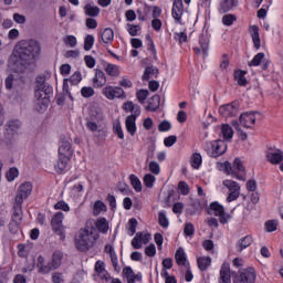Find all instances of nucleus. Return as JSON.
<instances>
[{"label":"nucleus","mask_w":283,"mask_h":283,"mask_svg":"<svg viewBox=\"0 0 283 283\" xmlns=\"http://www.w3.org/2000/svg\"><path fill=\"white\" fill-rule=\"evenodd\" d=\"M4 128L7 134H12L13 136H17L19 134V129H21V122L18 119H11L7 122Z\"/></svg>","instance_id":"25"},{"label":"nucleus","mask_w":283,"mask_h":283,"mask_svg":"<svg viewBox=\"0 0 283 283\" xmlns=\"http://www.w3.org/2000/svg\"><path fill=\"white\" fill-rule=\"evenodd\" d=\"M140 232H137L134 239L132 240V247L135 249H143V240L140 239Z\"/></svg>","instance_id":"52"},{"label":"nucleus","mask_w":283,"mask_h":283,"mask_svg":"<svg viewBox=\"0 0 283 283\" xmlns=\"http://www.w3.org/2000/svg\"><path fill=\"white\" fill-rule=\"evenodd\" d=\"M102 41H103V43H106L107 45L114 43V30H112V28H106L102 32Z\"/></svg>","instance_id":"35"},{"label":"nucleus","mask_w":283,"mask_h":283,"mask_svg":"<svg viewBox=\"0 0 283 283\" xmlns=\"http://www.w3.org/2000/svg\"><path fill=\"white\" fill-rule=\"evenodd\" d=\"M238 21V18L234 14H226L222 17V23L223 25H231L232 23H235Z\"/></svg>","instance_id":"53"},{"label":"nucleus","mask_w":283,"mask_h":283,"mask_svg":"<svg viewBox=\"0 0 283 283\" xmlns=\"http://www.w3.org/2000/svg\"><path fill=\"white\" fill-rule=\"evenodd\" d=\"M232 275L233 283H255V280H258V272L253 266L241 269L239 270L238 274L235 272H232Z\"/></svg>","instance_id":"7"},{"label":"nucleus","mask_w":283,"mask_h":283,"mask_svg":"<svg viewBox=\"0 0 283 283\" xmlns=\"http://www.w3.org/2000/svg\"><path fill=\"white\" fill-rule=\"evenodd\" d=\"M54 209L56 211H64L65 213H69L70 205H67V202H65L64 200H61L54 205Z\"/></svg>","instance_id":"50"},{"label":"nucleus","mask_w":283,"mask_h":283,"mask_svg":"<svg viewBox=\"0 0 283 283\" xmlns=\"http://www.w3.org/2000/svg\"><path fill=\"white\" fill-rule=\"evenodd\" d=\"M158 222L163 227V229H167L169 227V219L167 218L165 211H160L158 213Z\"/></svg>","instance_id":"47"},{"label":"nucleus","mask_w":283,"mask_h":283,"mask_svg":"<svg viewBox=\"0 0 283 283\" xmlns=\"http://www.w3.org/2000/svg\"><path fill=\"white\" fill-rule=\"evenodd\" d=\"M250 30H251V38L253 41V45H254L255 50H260V48H261L260 29L258 28V25H252Z\"/></svg>","instance_id":"32"},{"label":"nucleus","mask_w":283,"mask_h":283,"mask_svg":"<svg viewBox=\"0 0 283 283\" xmlns=\"http://www.w3.org/2000/svg\"><path fill=\"white\" fill-rule=\"evenodd\" d=\"M95 227L97 229V231L99 233H104L106 234L107 231H109V222L107 221L106 218H99L96 223H95Z\"/></svg>","instance_id":"33"},{"label":"nucleus","mask_w":283,"mask_h":283,"mask_svg":"<svg viewBox=\"0 0 283 283\" xmlns=\"http://www.w3.org/2000/svg\"><path fill=\"white\" fill-rule=\"evenodd\" d=\"M93 87L101 88L105 87L107 84V75H105V72H103L101 69H95V75L92 80Z\"/></svg>","instance_id":"17"},{"label":"nucleus","mask_w":283,"mask_h":283,"mask_svg":"<svg viewBox=\"0 0 283 283\" xmlns=\"http://www.w3.org/2000/svg\"><path fill=\"white\" fill-rule=\"evenodd\" d=\"M129 180L134 191H136V193H140V191H143V182H140L138 176L132 174L129 175Z\"/></svg>","instance_id":"36"},{"label":"nucleus","mask_w":283,"mask_h":283,"mask_svg":"<svg viewBox=\"0 0 283 283\" xmlns=\"http://www.w3.org/2000/svg\"><path fill=\"white\" fill-rule=\"evenodd\" d=\"M265 230L268 231V233H273V231H277V221L276 220L266 221Z\"/></svg>","instance_id":"54"},{"label":"nucleus","mask_w":283,"mask_h":283,"mask_svg":"<svg viewBox=\"0 0 283 283\" xmlns=\"http://www.w3.org/2000/svg\"><path fill=\"white\" fill-rule=\"evenodd\" d=\"M185 12V6L182 4V0H175L172 4V18L177 23L182 21V13Z\"/></svg>","instance_id":"18"},{"label":"nucleus","mask_w":283,"mask_h":283,"mask_svg":"<svg viewBox=\"0 0 283 283\" xmlns=\"http://www.w3.org/2000/svg\"><path fill=\"white\" fill-rule=\"evenodd\" d=\"M199 44L203 52V56H207L209 52V33L207 31L200 34Z\"/></svg>","instance_id":"29"},{"label":"nucleus","mask_w":283,"mask_h":283,"mask_svg":"<svg viewBox=\"0 0 283 283\" xmlns=\"http://www.w3.org/2000/svg\"><path fill=\"white\" fill-rule=\"evenodd\" d=\"M32 182L30 181H25L23 184H21L18 188V193L15 195V202H22L24 200H28V198H30V196H32Z\"/></svg>","instance_id":"13"},{"label":"nucleus","mask_w":283,"mask_h":283,"mask_svg":"<svg viewBox=\"0 0 283 283\" xmlns=\"http://www.w3.org/2000/svg\"><path fill=\"white\" fill-rule=\"evenodd\" d=\"M123 109L124 112H126V114H129V112L132 113L129 116L126 117L125 120L126 132H128L130 136H136V118L140 116V105L134 104V102L132 101H127L126 103H124Z\"/></svg>","instance_id":"5"},{"label":"nucleus","mask_w":283,"mask_h":283,"mask_svg":"<svg viewBox=\"0 0 283 283\" xmlns=\"http://www.w3.org/2000/svg\"><path fill=\"white\" fill-rule=\"evenodd\" d=\"M65 214L63 212H56L51 219L52 231L60 237V240H65V227L63 226Z\"/></svg>","instance_id":"8"},{"label":"nucleus","mask_w":283,"mask_h":283,"mask_svg":"<svg viewBox=\"0 0 283 283\" xmlns=\"http://www.w3.org/2000/svg\"><path fill=\"white\" fill-rule=\"evenodd\" d=\"M148 169L150 174H154L155 176H158L160 174V165L157 164L156 161H150L148 164Z\"/></svg>","instance_id":"56"},{"label":"nucleus","mask_w":283,"mask_h":283,"mask_svg":"<svg viewBox=\"0 0 283 283\" xmlns=\"http://www.w3.org/2000/svg\"><path fill=\"white\" fill-rule=\"evenodd\" d=\"M175 260L178 266H189V261H187V253H185V249L179 248L175 253Z\"/></svg>","instance_id":"26"},{"label":"nucleus","mask_w":283,"mask_h":283,"mask_svg":"<svg viewBox=\"0 0 283 283\" xmlns=\"http://www.w3.org/2000/svg\"><path fill=\"white\" fill-rule=\"evenodd\" d=\"M83 81V76L81 75V72L76 71L71 77L70 83L71 85H78V83Z\"/></svg>","instance_id":"59"},{"label":"nucleus","mask_w":283,"mask_h":283,"mask_svg":"<svg viewBox=\"0 0 283 283\" xmlns=\"http://www.w3.org/2000/svg\"><path fill=\"white\" fill-rule=\"evenodd\" d=\"M51 281L53 283H64L65 280L63 279V273L61 272H54L51 276Z\"/></svg>","instance_id":"62"},{"label":"nucleus","mask_w":283,"mask_h":283,"mask_svg":"<svg viewBox=\"0 0 283 283\" xmlns=\"http://www.w3.org/2000/svg\"><path fill=\"white\" fill-rule=\"evenodd\" d=\"M178 189L181 196H189V185L186 181H179Z\"/></svg>","instance_id":"57"},{"label":"nucleus","mask_w":283,"mask_h":283,"mask_svg":"<svg viewBox=\"0 0 283 283\" xmlns=\"http://www.w3.org/2000/svg\"><path fill=\"white\" fill-rule=\"evenodd\" d=\"M226 171L228 176L235 178L237 180L245 181L247 180V168L244 167V163L242 159L235 158L232 166L231 163H226Z\"/></svg>","instance_id":"6"},{"label":"nucleus","mask_w":283,"mask_h":283,"mask_svg":"<svg viewBox=\"0 0 283 283\" xmlns=\"http://www.w3.org/2000/svg\"><path fill=\"white\" fill-rule=\"evenodd\" d=\"M74 150H72V143L70 140L61 138V144L59 147V156H66L72 158Z\"/></svg>","instance_id":"19"},{"label":"nucleus","mask_w":283,"mask_h":283,"mask_svg":"<svg viewBox=\"0 0 283 283\" xmlns=\"http://www.w3.org/2000/svg\"><path fill=\"white\" fill-rule=\"evenodd\" d=\"M84 61H85L86 67H88L90 70H92L96 65V60L92 55H85Z\"/></svg>","instance_id":"61"},{"label":"nucleus","mask_w":283,"mask_h":283,"mask_svg":"<svg viewBox=\"0 0 283 283\" xmlns=\"http://www.w3.org/2000/svg\"><path fill=\"white\" fill-rule=\"evenodd\" d=\"M104 72H106L107 76H111L112 78L120 76V67L116 64L107 63L104 67Z\"/></svg>","instance_id":"28"},{"label":"nucleus","mask_w":283,"mask_h":283,"mask_svg":"<svg viewBox=\"0 0 283 283\" xmlns=\"http://www.w3.org/2000/svg\"><path fill=\"white\" fill-rule=\"evenodd\" d=\"M258 113L250 112V113H243L239 117V123L242 125V127H245L247 129H252L253 125H255Z\"/></svg>","instance_id":"15"},{"label":"nucleus","mask_w":283,"mask_h":283,"mask_svg":"<svg viewBox=\"0 0 283 283\" xmlns=\"http://www.w3.org/2000/svg\"><path fill=\"white\" fill-rule=\"evenodd\" d=\"M36 87L34 91L35 104L34 108L36 112H43L50 105V98L54 94V88L52 85L48 84L44 78L36 80Z\"/></svg>","instance_id":"2"},{"label":"nucleus","mask_w":283,"mask_h":283,"mask_svg":"<svg viewBox=\"0 0 283 283\" xmlns=\"http://www.w3.org/2000/svg\"><path fill=\"white\" fill-rule=\"evenodd\" d=\"M266 160L271 163V165H280V163L283 161V151L270 148L266 153Z\"/></svg>","instance_id":"16"},{"label":"nucleus","mask_w":283,"mask_h":283,"mask_svg":"<svg viewBox=\"0 0 283 283\" xmlns=\"http://www.w3.org/2000/svg\"><path fill=\"white\" fill-rule=\"evenodd\" d=\"M95 271H96L97 275L101 276V280H105L106 282H108V280H109V277H111V276H109V272H107V271L105 270V265H104L103 262L97 261V262L95 263Z\"/></svg>","instance_id":"31"},{"label":"nucleus","mask_w":283,"mask_h":283,"mask_svg":"<svg viewBox=\"0 0 283 283\" xmlns=\"http://www.w3.org/2000/svg\"><path fill=\"white\" fill-rule=\"evenodd\" d=\"M210 150L208 151L211 158H220L223 154L227 153V144L224 140H213L209 144Z\"/></svg>","instance_id":"12"},{"label":"nucleus","mask_w":283,"mask_h":283,"mask_svg":"<svg viewBox=\"0 0 283 283\" xmlns=\"http://www.w3.org/2000/svg\"><path fill=\"white\" fill-rule=\"evenodd\" d=\"M98 240V234H94V227L86 226L80 229L75 235V248L81 253L90 251Z\"/></svg>","instance_id":"3"},{"label":"nucleus","mask_w":283,"mask_h":283,"mask_svg":"<svg viewBox=\"0 0 283 283\" xmlns=\"http://www.w3.org/2000/svg\"><path fill=\"white\" fill-rule=\"evenodd\" d=\"M17 178H19V169L17 167L10 168L7 172L8 182H13Z\"/></svg>","instance_id":"46"},{"label":"nucleus","mask_w":283,"mask_h":283,"mask_svg":"<svg viewBox=\"0 0 283 283\" xmlns=\"http://www.w3.org/2000/svg\"><path fill=\"white\" fill-rule=\"evenodd\" d=\"M169 129H171V123L168 120H164L158 125L159 132H169Z\"/></svg>","instance_id":"64"},{"label":"nucleus","mask_w":283,"mask_h":283,"mask_svg":"<svg viewBox=\"0 0 283 283\" xmlns=\"http://www.w3.org/2000/svg\"><path fill=\"white\" fill-rule=\"evenodd\" d=\"M94 48V35L88 34L84 39V50L85 52H90Z\"/></svg>","instance_id":"49"},{"label":"nucleus","mask_w":283,"mask_h":283,"mask_svg":"<svg viewBox=\"0 0 283 283\" xmlns=\"http://www.w3.org/2000/svg\"><path fill=\"white\" fill-rule=\"evenodd\" d=\"M251 244H253V235L248 234L238 240L237 251H239V253H242V251H244V249H249V247H251Z\"/></svg>","instance_id":"24"},{"label":"nucleus","mask_w":283,"mask_h":283,"mask_svg":"<svg viewBox=\"0 0 283 283\" xmlns=\"http://www.w3.org/2000/svg\"><path fill=\"white\" fill-rule=\"evenodd\" d=\"M223 187H227L229 191L227 202H235V200L240 198V184H238V181L227 179L223 181Z\"/></svg>","instance_id":"11"},{"label":"nucleus","mask_w":283,"mask_h":283,"mask_svg":"<svg viewBox=\"0 0 283 283\" xmlns=\"http://www.w3.org/2000/svg\"><path fill=\"white\" fill-rule=\"evenodd\" d=\"M81 94L83 98H92V96H94L96 92L94 91V88H92V86H83L81 88Z\"/></svg>","instance_id":"48"},{"label":"nucleus","mask_w":283,"mask_h":283,"mask_svg":"<svg viewBox=\"0 0 283 283\" xmlns=\"http://www.w3.org/2000/svg\"><path fill=\"white\" fill-rule=\"evenodd\" d=\"M145 255H147L148 258H154V255H156V245L154 243L146 247Z\"/></svg>","instance_id":"63"},{"label":"nucleus","mask_w":283,"mask_h":283,"mask_svg":"<svg viewBox=\"0 0 283 283\" xmlns=\"http://www.w3.org/2000/svg\"><path fill=\"white\" fill-rule=\"evenodd\" d=\"M184 233L187 238H191L196 233V227H193V223L188 222L185 224Z\"/></svg>","instance_id":"51"},{"label":"nucleus","mask_w":283,"mask_h":283,"mask_svg":"<svg viewBox=\"0 0 283 283\" xmlns=\"http://www.w3.org/2000/svg\"><path fill=\"white\" fill-rule=\"evenodd\" d=\"M200 165H202V155L200 153H195L191 156V167L193 169H200Z\"/></svg>","instance_id":"41"},{"label":"nucleus","mask_w":283,"mask_h":283,"mask_svg":"<svg viewBox=\"0 0 283 283\" xmlns=\"http://www.w3.org/2000/svg\"><path fill=\"white\" fill-rule=\"evenodd\" d=\"M71 158L72 157L59 155V160L54 166L56 174H63L64 171H67V165H70Z\"/></svg>","instance_id":"23"},{"label":"nucleus","mask_w":283,"mask_h":283,"mask_svg":"<svg viewBox=\"0 0 283 283\" xmlns=\"http://www.w3.org/2000/svg\"><path fill=\"white\" fill-rule=\"evenodd\" d=\"M238 104L237 108L233 104H226L220 106L219 114L220 116H223V118H230V116H235V114H238Z\"/></svg>","instance_id":"22"},{"label":"nucleus","mask_w":283,"mask_h":283,"mask_svg":"<svg viewBox=\"0 0 283 283\" xmlns=\"http://www.w3.org/2000/svg\"><path fill=\"white\" fill-rule=\"evenodd\" d=\"M178 143V137L176 135H170L164 139L165 147H174Z\"/></svg>","instance_id":"55"},{"label":"nucleus","mask_w":283,"mask_h":283,"mask_svg":"<svg viewBox=\"0 0 283 283\" xmlns=\"http://www.w3.org/2000/svg\"><path fill=\"white\" fill-rule=\"evenodd\" d=\"M247 71L237 70L234 71V81H237L240 87H247L249 85V81L247 80Z\"/></svg>","instance_id":"27"},{"label":"nucleus","mask_w":283,"mask_h":283,"mask_svg":"<svg viewBox=\"0 0 283 283\" xmlns=\"http://www.w3.org/2000/svg\"><path fill=\"white\" fill-rule=\"evenodd\" d=\"M123 277H125L127 280V283H134V270L132 269V266H126L123 269L122 272Z\"/></svg>","instance_id":"42"},{"label":"nucleus","mask_w":283,"mask_h":283,"mask_svg":"<svg viewBox=\"0 0 283 283\" xmlns=\"http://www.w3.org/2000/svg\"><path fill=\"white\" fill-rule=\"evenodd\" d=\"M64 43L66 45H70V48H76L78 41L76 40V36L74 35H67L65 39H64Z\"/></svg>","instance_id":"60"},{"label":"nucleus","mask_w":283,"mask_h":283,"mask_svg":"<svg viewBox=\"0 0 283 283\" xmlns=\"http://www.w3.org/2000/svg\"><path fill=\"white\" fill-rule=\"evenodd\" d=\"M22 220H23V202L14 201L12 222L9 223V229H14V227H19Z\"/></svg>","instance_id":"14"},{"label":"nucleus","mask_w":283,"mask_h":283,"mask_svg":"<svg viewBox=\"0 0 283 283\" xmlns=\"http://www.w3.org/2000/svg\"><path fill=\"white\" fill-rule=\"evenodd\" d=\"M159 107H160V95L155 94L148 101V105L146 106V109L149 112H158Z\"/></svg>","instance_id":"30"},{"label":"nucleus","mask_w":283,"mask_h":283,"mask_svg":"<svg viewBox=\"0 0 283 283\" xmlns=\"http://www.w3.org/2000/svg\"><path fill=\"white\" fill-rule=\"evenodd\" d=\"M156 182V176L151 174H147L144 176V185L147 187V189L154 188V185Z\"/></svg>","instance_id":"45"},{"label":"nucleus","mask_w":283,"mask_h":283,"mask_svg":"<svg viewBox=\"0 0 283 283\" xmlns=\"http://www.w3.org/2000/svg\"><path fill=\"white\" fill-rule=\"evenodd\" d=\"M140 25L138 24H127V32L130 36H138L140 34Z\"/></svg>","instance_id":"44"},{"label":"nucleus","mask_w":283,"mask_h":283,"mask_svg":"<svg viewBox=\"0 0 283 283\" xmlns=\"http://www.w3.org/2000/svg\"><path fill=\"white\" fill-rule=\"evenodd\" d=\"M61 264H63V252L55 251L50 259L39 255L35 266L38 269V273L41 275H50V273H52V271H56Z\"/></svg>","instance_id":"4"},{"label":"nucleus","mask_w":283,"mask_h":283,"mask_svg":"<svg viewBox=\"0 0 283 283\" xmlns=\"http://www.w3.org/2000/svg\"><path fill=\"white\" fill-rule=\"evenodd\" d=\"M198 268L201 271H207L211 266V256H201L197 259Z\"/></svg>","instance_id":"38"},{"label":"nucleus","mask_w":283,"mask_h":283,"mask_svg":"<svg viewBox=\"0 0 283 283\" xmlns=\"http://www.w3.org/2000/svg\"><path fill=\"white\" fill-rule=\"evenodd\" d=\"M102 94L105 96V98H107V101H114L115 98H127L125 91L120 86L106 85L102 90Z\"/></svg>","instance_id":"10"},{"label":"nucleus","mask_w":283,"mask_h":283,"mask_svg":"<svg viewBox=\"0 0 283 283\" xmlns=\"http://www.w3.org/2000/svg\"><path fill=\"white\" fill-rule=\"evenodd\" d=\"M14 52L21 61H34L41 54V42L34 39L21 40L15 44Z\"/></svg>","instance_id":"1"},{"label":"nucleus","mask_w":283,"mask_h":283,"mask_svg":"<svg viewBox=\"0 0 283 283\" xmlns=\"http://www.w3.org/2000/svg\"><path fill=\"white\" fill-rule=\"evenodd\" d=\"M103 211H107V206L105 205V202L101 200L95 201L93 206L94 216H101Z\"/></svg>","instance_id":"39"},{"label":"nucleus","mask_w":283,"mask_h":283,"mask_svg":"<svg viewBox=\"0 0 283 283\" xmlns=\"http://www.w3.org/2000/svg\"><path fill=\"white\" fill-rule=\"evenodd\" d=\"M219 283H231V265L227 262L221 265Z\"/></svg>","instance_id":"20"},{"label":"nucleus","mask_w":283,"mask_h":283,"mask_svg":"<svg viewBox=\"0 0 283 283\" xmlns=\"http://www.w3.org/2000/svg\"><path fill=\"white\" fill-rule=\"evenodd\" d=\"M159 71L156 66H147L144 71V74L142 76L143 81H149L151 76H158Z\"/></svg>","instance_id":"37"},{"label":"nucleus","mask_w":283,"mask_h":283,"mask_svg":"<svg viewBox=\"0 0 283 283\" xmlns=\"http://www.w3.org/2000/svg\"><path fill=\"white\" fill-rule=\"evenodd\" d=\"M264 53H258L256 55H254L252 61L248 62L249 67H258V65H260V63L264 61Z\"/></svg>","instance_id":"43"},{"label":"nucleus","mask_w":283,"mask_h":283,"mask_svg":"<svg viewBox=\"0 0 283 283\" xmlns=\"http://www.w3.org/2000/svg\"><path fill=\"white\" fill-rule=\"evenodd\" d=\"M208 213L210 216H217L221 224H227L231 216L227 214L224 211V206L220 205L218 201L210 203Z\"/></svg>","instance_id":"9"},{"label":"nucleus","mask_w":283,"mask_h":283,"mask_svg":"<svg viewBox=\"0 0 283 283\" xmlns=\"http://www.w3.org/2000/svg\"><path fill=\"white\" fill-rule=\"evenodd\" d=\"M221 133L224 140H231V138H233V128L229 124L222 125Z\"/></svg>","instance_id":"40"},{"label":"nucleus","mask_w":283,"mask_h":283,"mask_svg":"<svg viewBox=\"0 0 283 283\" xmlns=\"http://www.w3.org/2000/svg\"><path fill=\"white\" fill-rule=\"evenodd\" d=\"M84 13L86 17L96 18L101 14V9L98 7L92 6V3H86L84 7Z\"/></svg>","instance_id":"34"},{"label":"nucleus","mask_w":283,"mask_h":283,"mask_svg":"<svg viewBox=\"0 0 283 283\" xmlns=\"http://www.w3.org/2000/svg\"><path fill=\"white\" fill-rule=\"evenodd\" d=\"M235 6H238V0H221L218 7V11L220 14H227V12H231Z\"/></svg>","instance_id":"21"},{"label":"nucleus","mask_w":283,"mask_h":283,"mask_svg":"<svg viewBox=\"0 0 283 283\" xmlns=\"http://www.w3.org/2000/svg\"><path fill=\"white\" fill-rule=\"evenodd\" d=\"M136 96L137 101H139L140 103H145V101H147V97L149 96V91L140 90L136 93Z\"/></svg>","instance_id":"58"}]
</instances>
